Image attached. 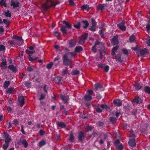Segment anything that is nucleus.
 <instances>
[{"label": "nucleus", "mask_w": 150, "mask_h": 150, "mask_svg": "<svg viewBox=\"0 0 150 150\" xmlns=\"http://www.w3.org/2000/svg\"><path fill=\"white\" fill-rule=\"evenodd\" d=\"M59 3V1H57L54 3L52 0H47L46 3L42 5V7L44 10H47L51 7H55Z\"/></svg>", "instance_id": "obj_1"}, {"label": "nucleus", "mask_w": 150, "mask_h": 150, "mask_svg": "<svg viewBox=\"0 0 150 150\" xmlns=\"http://www.w3.org/2000/svg\"><path fill=\"white\" fill-rule=\"evenodd\" d=\"M63 64L64 66H68L71 65L72 64L71 58H68L67 54H65L62 57Z\"/></svg>", "instance_id": "obj_2"}, {"label": "nucleus", "mask_w": 150, "mask_h": 150, "mask_svg": "<svg viewBox=\"0 0 150 150\" xmlns=\"http://www.w3.org/2000/svg\"><path fill=\"white\" fill-rule=\"evenodd\" d=\"M23 41H19L15 39L8 42V44L12 47L16 46V45L20 46L23 44Z\"/></svg>", "instance_id": "obj_3"}, {"label": "nucleus", "mask_w": 150, "mask_h": 150, "mask_svg": "<svg viewBox=\"0 0 150 150\" xmlns=\"http://www.w3.org/2000/svg\"><path fill=\"white\" fill-rule=\"evenodd\" d=\"M108 6L107 4H99L96 6V8L98 10L102 11L105 9V8H107Z\"/></svg>", "instance_id": "obj_4"}, {"label": "nucleus", "mask_w": 150, "mask_h": 150, "mask_svg": "<svg viewBox=\"0 0 150 150\" xmlns=\"http://www.w3.org/2000/svg\"><path fill=\"white\" fill-rule=\"evenodd\" d=\"M125 21L124 20L122 21L120 23L117 24V26L121 30L125 31L126 30V27L125 25Z\"/></svg>", "instance_id": "obj_5"}, {"label": "nucleus", "mask_w": 150, "mask_h": 150, "mask_svg": "<svg viewBox=\"0 0 150 150\" xmlns=\"http://www.w3.org/2000/svg\"><path fill=\"white\" fill-rule=\"evenodd\" d=\"M133 103H135L137 104H140L143 102V100L138 96L135 97L132 101Z\"/></svg>", "instance_id": "obj_6"}, {"label": "nucleus", "mask_w": 150, "mask_h": 150, "mask_svg": "<svg viewBox=\"0 0 150 150\" xmlns=\"http://www.w3.org/2000/svg\"><path fill=\"white\" fill-rule=\"evenodd\" d=\"M60 98L61 100L64 101V103L67 104L69 103V98L68 96H65L63 94L60 95Z\"/></svg>", "instance_id": "obj_7"}, {"label": "nucleus", "mask_w": 150, "mask_h": 150, "mask_svg": "<svg viewBox=\"0 0 150 150\" xmlns=\"http://www.w3.org/2000/svg\"><path fill=\"white\" fill-rule=\"evenodd\" d=\"M85 138L84 133L82 131H80L78 133V140L80 142H82Z\"/></svg>", "instance_id": "obj_8"}, {"label": "nucleus", "mask_w": 150, "mask_h": 150, "mask_svg": "<svg viewBox=\"0 0 150 150\" xmlns=\"http://www.w3.org/2000/svg\"><path fill=\"white\" fill-rule=\"evenodd\" d=\"M95 91H102L103 90V86L99 83H97L94 85Z\"/></svg>", "instance_id": "obj_9"}, {"label": "nucleus", "mask_w": 150, "mask_h": 150, "mask_svg": "<svg viewBox=\"0 0 150 150\" xmlns=\"http://www.w3.org/2000/svg\"><path fill=\"white\" fill-rule=\"evenodd\" d=\"M99 68H100L103 69L106 72H108L109 70V67L108 65H105L104 64H99L98 65Z\"/></svg>", "instance_id": "obj_10"}, {"label": "nucleus", "mask_w": 150, "mask_h": 150, "mask_svg": "<svg viewBox=\"0 0 150 150\" xmlns=\"http://www.w3.org/2000/svg\"><path fill=\"white\" fill-rule=\"evenodd\" d=\"M19 4L20 3L17 1H15L13 0H11L10 6H12L13 8L19 7Z\"/></svg>", "instance_id": "obj_11"}, {"label": "nucleus", "mask_w": 150, "mask_h": 150, "mask_svg": "<svg viewBox=\"0 0 150 150\" xmlns=\"http://www.w3.org/2000/svg\"><path fill=\"white\" fill-rule=\"evenodd\" d=\"M113 103L115 106H116L120 107L121 106L122 104V101L119 99L114 100Z\"/></svg>", "instance_id": "obj_12"}, {"label": "nucleus", "mask_w": 150, "mask_h": 150, "mask_svg": "<svg viewBox=\"0 0 150 150\" xmlns=\"http://www.w3.org/2000/svg\"><path fill=\"white\" fill-rule=\"evenodd\" d=\"M118 36L116 35L114 36L111 40V43L114 45H117L118 43Z\"/></svg>", "instance_id": "obj_13"}, {"label": "nucleus", "mask_w": 150, "mask_h": 150, "mask_svg": "<svg viewBox=\"0 0 150 150\" xmlns=\"http://www.w3.org/2000/svg\"><path fill=\"white\" fill-rule=\"evenodd\" d=\"M1 67L2 69H6V68L7 62L6 59H2Z\"/></svg>", "instance_id": "obj_14"}, {"label": "nucleus", "mask_w": 150, "mask_h": 150, "mask_svg": "<svg viewBox=\"0 0 150 150\" xmlns=\"http://www.w3.org/2000/svg\"><path fill=\"white\" fill-rule=\"evenodd\" d=\"M56 125L57 127H59L61 128H65L66 126V124L63 122H56Z\"/></svg>", "instance_id": "obj_15"}, {"label": "nucleus", "mask_w": 150, "mask_h": 150, "mask_svg": "<svg viewBox=\"0 0 150 150\" xmlns=\"http://www.w3.org/2000/svg\"><path fill=\"white\" fill-rule=\"evenodd\" d=\"M18 101L19 102L20 105L22 107L24 104L25 99L23 96H21L18 98Z\"/></svg>", "instance_id": "obj_16"}, {"label": "nucleus", "mask_w": 150, "mask_h": 150, "mask_svg": "<svg viewBox=\"0 0 150 150\" xmlns=\"http://www.w3.org/2000/svg\"><path fill=\"white\" fill-rule=\"evenodd\" d=\"M128 144L130 146L132 147L135 146L136 143L135 139H130L128 142Z\"/></svg>", "instance_id": "obj_17"}, {"label": "nucleus", "mask_w": 150, "mask_h": 150, "mask_svg": "<svg viewBox=\"0 0 150 150\" xmlns=\"http://www.w3.org/2000/svg\"><path fill=\"white\" fill-rule=\"evenodd\" d=\"M8 68L12 72L16 73V72L18 70L16 69V67H14L13 65H9L8 67Z\"/></svg>", "instance_id": "obj_18"}, {"label": "nucleus", "mask_w": 150, "mask_h": 150, "mask_svg": "<svg viewBox=\"0 0 150 150\" xmlns=\"http://www.w3.org/2000/svg\"><path fill=\"white\" fill-rule=\"evenodd\" d=\"M60 30L64 34L67 35L68 34V31L67 30V28L64 25H62L61 27Z\"/></svg>", "instance_id": "obj_19"}, {"label": "nucleus", "mask_w": 150, "mask_h": 150, "mask_svg": "<svg viewBox=\"0 0 150 150\" xmlns=\"http://www.w3.org/2000/svg\"><path fill=\"white\" fill-rule=\"evenodd\" d=\"M115 59L116 61L118 62L121 63L123 61V60L121 59V55L120 54H117L115 56Z\"/></svg>", "instance_id": "obj_20"}, {"label": "nucleus", "mask_w": 150, "mask_h": 150, "mask_svg": "<svg viewBox=\"0 0 150 150\" xmlns=\"http://www.w3.org/2000/svg\"><path fill=\"white\" fill-rule=\"evenodd\" d=\"M83 50V48L80 46H76L74 49V52L76 53H79Z\"/></svg>", "instance_id": "obj_21"}, {"label": "nucleus", "mask_w": 150, "mask_h": 150, "mask_svg": "<svg viewBox=\"0 0 150 150\" xmlns=\"http://www.w3.org/2000/svg\"><path fill=\"white\" fill-rule=\"evenodd\" d=\"M140 53L141 55L143 56L145 54L149 53V50L146 48H144L140 50Z\"/></svg>", "instance_id": "obj_22"}, {"label": "nucleus", "mask_w": 150, "mask_h": 150, "mask_svg": "<svg viewBox=\"0 0 150 150\" xmlns=\"http://www.w3.org/2000/svg\"><path fill=\"white\" fill-rule=\"evenodd\" d=\"M119 47L118 45L114 47L112 50V52L111 53V55L112 56H113L115 55V52L117 50Z\"/></svg>", "instance_id": "obj_23"}, {"label": "nucleus", "mask_w": 150, "mask_h": 150, "mask_svg": "<svg viewBox=\"0 0 150 150\" xmlns=\"http://www.w3.org/2000/svg\"><path fill=\"white\" fill-rule=\"evenodd\" d=\"M63 23L64 24H65V26L68 29H71V25L67 21H63Z\"/></svg>", "instance_id": "obj_24"}, {"label": "nucleus", "mask_w": 150, "mask_h": 150, "mask_svg": "<svg viewBox=\"0 0 150 150\" xmlns=\"http://www.w3.org/2000/svg\"><path fill=\"white\" fill-rule=\"evenodd\" d=\"M4 15L6 17H11V13H10L9 11L8 10V9L7 11H4Z\"/></svg>", "instance_id": "obj_25"}, {"label": "nucleus", "mask_w": 150, "mask_h": 150, "mask_svg": "<svg viewBox=\"0 0 150 150\" xmlns=\"http://www.w3.org/2000/svg\"><path fill=\"white\" fill-rule=\"evenodd\" d=\"M76 42H74L73 40L71 39L69 41V47H70L72 48L74 47L76 45Z\"/></svg>", "instance_id": "obj_26"}, {"label": "nucleus", "mask_w": 150, "mask_h": 150, "mask_svg": "<svg viewBox=\"0 0 150 150\" xmlns=\"http://www.w3.org/2000/svg\"><path fill=\"white\" fill-rule=\"evenodd\" d=\"M82 9L83 10H86L88 12L90 9V8L89 6L87 4L83 5L81 7Z\"/></svg>", "instance_id": "obj_27"}, {"label": "nucleus", "mask_w": 150, "mask_h": 150, "mask_svg": "<svg viewBox=\"0 0 150 150\" xmlns=\"http://www.w3.org/2000/svg\"><path fill=\"white\" fill-rule=\"evenodd\" d=\"M142 88V86L139 83H137L135 85V88L136 90L139 91Z\"/></svg>", "instance_id": "obj_28"}, {"label": "nucleus", "mask_w": 150, "mask_h": 150, "mask_svg": "<svg viewBox=\"0 0 150 150\" xmlns=\"http://www.w3.org/2000/svg\"><path fill=\"white\" fill-rule=\"evenodd\" d=\"M81 24H82V25L83 24L84 25V26H83V27L85 29L89 25V23H88V21L86 20H83L82 21V23Z\"/></svg>", "instance_id": "obj_29"}, {"label": "nucleus", "mask_w": 150, "mask_h": 150, "mask_svg": "<svg viewBox=\"0 0 150 150\" xmlns=\"http://www.w3.org/2000/svg\"><path fill=\"white\" fill-rule=\"evenodd\" d=\"M144 91L146 93L150 94V87L148 86L144 87Z\"/></svg>", "instance_id": "obj_30"}, {"label": "nucleus", "mask_w": 150, "mask_h": 150, "mask_svg": "<svg viewBox=\"0 0 150 150\" xmlns=\"http://www.w3.org/2000/svg\"><path fill=\"white\" fill-rule=\"evenodd\" d=\"M12 38L19 41H23L22 37L18 36L13 35Z\"/></svg>", "instance_id": "obj_31"}, {"label": "nucleus", "mask_w": 150, "mask_h": 150, "mask_svg": "<svg viewBox=\"0 0 150 150\" xmlns=\"http://www.w3.org/2000/svg\"><path fill=\"white\" fill-rule=\"evenodd\" d=\"M117 119V118H116L113 117H110L109 120L111 122L114 124L116 122Z\"/></svg>", "instance_id": "obj_32"}, {"label": "nucleus", "mask_w": 150, "mask_h": 150, "mask_svg": "<svg viewBox=\"0 0 150 150\" xmlns=\"http://www.w3.org/2000/svg\"><path fill=\"white\" fill-rule=\"evenodd\" d=\"M10 82L9 81H5L3 87L4 89H6L8 88V86L10 85Z\"/></svg>", "instance_id": "obj_33"}, {"label": "nucleus", "mask_w": 150, "mask_h": 150, "mask_svg": "<svg viewBox=\"0 0 150 150\" xmlns=\"http://www.w3.org/2000/svg\"><path fill=\"white\" fill-rule=\"evenodd\" d=\"M28 59L29 61L32 62H33L38 59V57H32L30 55H29L28 57Z\"/></svg>", "instance_id": "obj_34"}, {"label": "nucleus", "mask_w": 150, "mask_h": 150, "mask_svg": "<svg viewBox=\"0 0 150 150\" xmlns=\"http://www.w3.org/2000/svg\"><path fill=\"white\" fill-rule=\"evenodd\" d=\"M99 51L100 54L99 58L100 59H101L103 57V54L105 53V51L104 50H100Z\"/></svg>", "instance_id": "obj_35"}, {"label": "nucleus", "mask_w": 150, "mask_h": 150, "mask_svg": "<svg viewBox=\"0 0 150 150\" xmlns=\"http://www.w3.org/2000/svg\"><path fill=\"white\" fill-rule=\"evenodd\" d=\"M84 99L87 101H89L92 99V97L91 96L88 95H86L84 96Z\"/></svg>", "instance_id": "obj_36"}, {"label": "nucleus", "mask_w": 150, "mask_h": 150, "mask_svg": "<svg viewBox=\"0 0 150 150\" xmlns=\"http://www.w3.org/2000/svg\"><path fill=\"white\" fill-rule=\"evenodd\" d=\"M100 107L102 109H105L107 110L110 108V107L105 104H101L100 105Z\"/></svg>", "instance_id": "obj_37"}, {"label": "nucleus", "mask_w": 150, "mask_h": 150, "mask_svg": "<svg viewBox=\"0 0 150 150\" xmlns=\"http://www.w3.org/2000/svg\"><path fill=\"white\" fill-rule=\"evenodd\" d=\"M54 79L56 83H59L61 80V78L60 77L58 76L55 78Z\"/></svg>", "instance_id": "obj_38"}, {"label": "nucleus", "mask_w": 150, "mask_h": 150, "mask_svg": "<svg viewBox=\"0 0 150 150\" xmlns=\"http://www.w3.org/2000/svg\"><path fill=\"white\" fill-rule=\"evenodd\" d=\"M21 144L24 146L25 148H26L28 147V144L25 139H23L21 141Z\"/></svg>", "instance_id": "obj_39"}, {"label": "nucleus", "mask_w": 150, "mask_h": 150, "mask_svg": "<svg viewBox=\"0 0 150 150\" xmlns=\"http://www.w3.org/2000/svg\"><path fill=\"white\" fill-rule=\"evenodd\" d=\"M65 54H67V55L68 56L69 55H71V57H75L76 55L75 52H68L66 53Z\"/></svg>", "instance_id": "obj_40"}, {"label": "nucleus", "mask_w": 150, "mask_h": 150, "mask_svg": "<svg viewBox=\"0 0 150 150\" xmlns=\"http://www.w3.org/2000/svg\"><path fill=\"white\" fill-rule=\"evenodd\" d=\"M136 37L134 35H132L129 37V41L130 42H133L135 40Z\"/></svg>", "instance_id": "obj_41"}, {"label": "nucleus", "mask_w": 150, "mask_h": 150, "mask_svg": "<svg viewBox=\"0 0 150 150\" xmlns=\"http://www.w3.org/2000/svg\"><path fill=\"white\" fill-rule=\"evenodd\" d=\"M82 24L80 22L78 23L77 24H75L74 25V27L77 29H80L81 26Z\"/></svg>", "instance_id": "obj_42"}, {"label": "nucleus", "mask_w": 150, "mask_h": 150, "mask_svg": "<svg viewBox=\"0 0 150 150\" xmlns=\"http://www.w3.org/2000/svg\"><path fill=\"white\" fill-rule=\"evenodd\" d=\"M13 89V87H11L8 88L7 90H6V91L7 93L11 94L12 93Z\"/></svg>", "instance_id": "obj_43"}, {"label": "nucleus", "mask_w": 150, "mask_h": 150, "mask_svg": "<svg viewBox=\"0 0 150 150\" xmlns=\"http://www.w3.org/2000/svg\"><path fill=\"white\" fill-rule=\"evenodd\" d=\"M46 144V142L45 141L42 140V141H40L39 142V146L40 147H41L44 145H45Z\"/></svg>", "instance_id": "obj_44"}, {"label": "nucleus", "mask_w": 150, "mask_h": 150, "mask_svg": "<svg viewBox=\"0 0 150 150\" xmlns=\"http://www.w3.org/2000/svg\"><path fill=\"white\" fill-rule=\"evenodd\" d=\"M88 37V33H84L83 34L81 35L82 38L83 39V40L85 41L87 39Z\"/></svg>", "instance_id": "obj_45"}, {"label": "nucleus", "mask_w": 150, "mask_h": 150, "mask_svg": "<svg viewBox=\"0 0 150 150\" xmlns=\"http://www.w3.org/2000/svg\"><path fill=\"white\" fill-rule=\"evenodd\" d=\"M85 129L86 130V132H88L89 131L92 130V128L91 125H88L86 127Z\"/></svg>", "instance_id": "obj_46"}, {"label": "nucleus", "mask_w": 150, "mask_h": 150, "mask_svg": "<svg viewBox=\"0 0 150 150\" xmlns=\"http://www.w3.org/2000/svg\"><path fill=\"white\" fill-rule=\"evenodd\" d=\"M9 20H7L6 19H4L3 20V23H4L6 25H7V27H8L9 25Z\"/></svg>", "instance_id": "obj_47"}, {"label": "nucleus", "mask_w": 150, "mask_h": 150, "mask_svg": "<svg viewBox=\"0 0 150 150\" xmlns=\"http://www.w3.org/2000/svg\"><path fill=\"white\" fill-rule=\"evenodd\" d=\"M41 88H43V89L44 91L45 92L46 94L47 93V89L48 88L47 85H44L43 87H41Z\"/></svg>", "instance_id": "obj_48"}, {"label": "nucleus", "mask_w": 150, "mask_h": 150, "mask_svg": "<svg viewBox=\"0 0 150 150\" xmlns=\"http://www.w3.org/2000/svg\"><path fill=\"white\" fill-rule=\"evenodd\" d=\"M92 25L96 26L97 24V22L96 21L95 19L93 18L91 19Z\"/></svg>", "instance_id": "obj_49"}, {"label": "nucleus", "mask_w": 150, "mask_h": 150, "mask_svg": "<svg viewBox=\"0 0 150 150\" xmlns=\"http://www.w3.org/2000/svg\"><path fill=\"white\" fill-rule=\"evenodd\" d=\"M79 71L78 70H73L71 72V74L72 75H76L79 74Z\"/></svg>", "instance_id": "obj_50"}, {"label": "nucleus", "mask_w": 150, "mask_h": 150, "mask_svg": "<svg viewBox=\"0 0 150 150\" xmlns=\"http://www.w3.org/2000/svg\"><path fill=\"white\" fill-rule=\"evenodd\" d=\"M85 42V41L83 40V39L81 38H79V44L81 45H83L84 44Z\"/></svg>", "instance_id": "obj_51"}, {"label": "nucleus", "mask_w": 150, "mask_h": 150, "mask_svg": "<svg viewBox=\"0 0 150 150\" xmlns=\"http://www.w3.org/2000/svg\"><path fill=\"white\" fill-rule=\"evenodd\" d=\"M74 139L73 133H71L69 136V140L72 142L74 140Z\"/></svg>", "instance_id": "obj_52"}, {"label": "nucleus", "mask_w": 150, "mask_h": 150, "mask_svg": "<svg viewBox=\"0 0 150 150\" xmlns=\"http://www.w3.org/2000/svg\"><path fill=\"white\" fill-rule=\"evenodd\" d=\"M9 145V144H8L6 143H5L2 146L3 149L4 150H5L7 148H8V146Z\"/></svg>", "instance_id": "obj_53"}, {"label": "nucleus", "mask_w": 150, "mask_h": 150, "mask_svg": "<svg viewBox=\"0 0 150 150\" xmlns=\"http://www.w3.org/2000/svg\"><path fill=\"white\" fill-rule=\"evenodd\" d=\"M53 65V63L52 62H51L50 63L47 64V68L48 69H50Z\"/></svg>", "instance_id": "obj_54"}, {"label": "nucleus", "mask_w": 150, "mask_h": 150, "mask_svg": "<svg viewBox=\"0 0 150 150\" xmlns=\"http://www.w3.org/2000/svg\"><path fill=\"white\" fill-rule=\"evenodd\" d=\"M122 51L126 55L128 54V52L127 50L125 48H123L122 49Z\"/></svg>", "instance_id": "obj_55"}, {"label": "nucleus", "mask_w": 150, "mask_h": 150, "mask_svg": "<svg viewBox=\"0 0 150 150\" xmlns=\"http://www.w3.org/2000/svg\"><path fill=\"white\" fill-rule=\"evenodd\" d=\"M45 97V94H41L40 95V97L39 98V100H41L44 99Z\"/></svg>", "instance_id": "obj_56"}, {"label": "nucleus", "mask_w": 150, "mask_h": 150, "mask_svg": "<svg viewBox=\"0 0 150 150\" xmlns=\"http://www.w3.org/2000/svg\"><path fill=\"white\" fill-rule=\"evenodd\" d=\"M123 146L122 144H120L117 147V150H122Z\"/></svg>", "instance_id": "obj_57"}, {"label": "nucleus", "mask_w": 150, "mask_h": 150, "mask_svg": "<svg viewBox=\"0 0 150 150\" xmlns=\"http://www.w3.org/2000/svg\"><path fill=\"white\" fill-rule=\"evenodd\" d=\"M96 26L92 25L91 27L89 28V30L92 31H95L96 30Z\"/></svg>", "instance_id": "obj_58"}, {"label": "nucleus", "mask_w": 150, "mask_h": 150, "mask_svg": "<svg viewBox=\"0 0 150 150\" xmlns=\"http://www.w3.org/2000/svg\"><path fill=\"white\" fill-rule=\"evenodd\" d=\"M11 140V139L10 138H6L5 140V143L9 144V142Z\"/></svg>", "instance_id": "obj_59"}, {"label": "nucleus", "mask_w": 150, "mask_h": 150, "mask_svg": "<svg viewBox=\"0 0 150 150\" xmlns=\"http://www.w3.org/2000/svg\"><path fill=\"white\" fill-rule=\"evenodd\" d=\"M97 125H98L99 127H102L103 126L104 124L103 122H100V121H99L97 123Z\"/></svg>", "instance_id": "obj_60"}, {"label": "nucleus", "mask_w": 150, "mask_h": 150, "mask_svg": "<svg viewBox=\"0 0 150 150\" xmlns=\"http://www.w3.org/2000/svg\"><path fill=\"white\" fill-rule=\"evenodd\" d=\"M99 34L100 35L102 38H103L104 37L103 32L102 30H100L99 31Z\"/></svg>", "instance_id": "obj_61"}, {"label": "nucleus", "mask_w": 150, "mask_h": 150, "mask_svg": "<svg viewBox=\"0 0 150 150\" xmlns=\"http://www.w3.org/2000/svg\"><path fill=\"white\" fill-rule=\"evenodd\" d=\"M96 96V98L98 100L101 99L102 97L101 95L98 93H97Z\"/></svg>", "instance_id": "obj_62"}, {"label": "nucleus", "mask_w": 150, "mask_h": 150, "mask_svg": "<svg viewBox=\"0 0 150 150\" xmlns=\"http://www.w3.org/2000/svg\"><path fill=\"white\" fill-rule=\"evenodd\" d=\"M120 143V140L119 139H117L114 143V145L115 146H117Z\"/></svg>", "instance_id": "obj_63"}, {"label": "nucleus", "mask_w": 150, "mask_h": 150, "mask_svg": "<svg viewBox=\"0 0 150 150\" xmlns=\"http://www.w3.org/2000/svg\"><path fill=\"white\" fill-rule=\"evenodd\" d=\"M96 46L95 45L93 46L92 48V50L94 53L96 52L97 50L96 48Z\"/></svg>", "instance_id": "obj_64"}]
</instances>
